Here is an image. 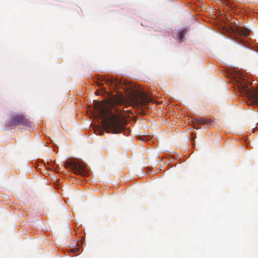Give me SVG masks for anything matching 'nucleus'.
I'll use <instances>...</instances> for the list:
<instances>
[{
  "instance_id": "obj_6",
  "label": "nucleus",
  "mask_w": 258,
  "mask_h": 258,
  "mask_svg": "<svg viewBox=\"0 0 258 258\" xmlns=\"http://www.w3.org/2000/svg\"><path fill=\"white\" fill-rule=\"evenodd\" d=\"M235 33L237 35V41L239 42L240 41L243 43H245V41L241 38V37H246L248 36L249 34V31L247 29L243 27H237L235 30Z\"/></svg>"
},
{
  "instance_id": "obj_9",
  "label": "nucleus",
  "mask_w": 258,
  "mask_h": 258,
  "mask_svg": "<svg viewBox=\"0 0 258 258\" xmlns=\"http://www.w3.org/2000/svg\"><path fill=\"white\" fill-rule=\"evenodd\" d=\"M102 81L104 82V83L107 84L108 85H116L117 84V81L116 80L108 79H106V78H104Z\"/></svg>"
},
{
  "instance_id": "obj_3",
  "label": "nucleus",
  "mask_w": 258,
  "mask_h": 258,
  "mask_svg": "<svg viewBox=\"0 0 258 258\" xmlns=\"http://www.w3.org/2000/svg\"><path fill=\"white\" fill-rule=\"evenodd\" d=\"M237 86L241 95L246 96L252 103L258 105V88L251 89L244 81L238 82Z\"/></svg>"
},
{
  "instance_id": "obj_4",
  "label": "nucleus",
  "mask_w": 258,
  "mask_h": 258,
  "mask_svg": "<svg viewBox=\"0 0 258 258\" xmlns=\"http://www.w3.org/2000/svg\"><path fill=\"white\" fill-rule=\"evenodd\" d=\"M31 121L22 114H14L11 115L6 122L7 127H13L15 126H30Z\"/></svg>"
},
{
  "instance_id": "obj_12",
  "label": "nucleus",
  "mask_w": 258,
  "mask_h": 258,
  "mask_svg": "<svg viewBox=\"0 0 258 258\" xmlns=\"http://www.w3.org/2000/svg\"><path fill=\"white\" fill-rule=\"evenodd\" d=\"M103 83L102 82V83H101V84H99V85H103Z\"/></svg>"
},
{
  "instance_id": "obj_7",
  "label": "nucleus",
  "mask_w": 258,
  "mask_h": 258,
  "mask_svg": "<svg viewBox=\"0 0 258 258\" xmlns=\"http://www.w3.org/2000/svg\"><path fill=\"white\" fill-rule=\"evenodd\" d=\"M195 122L200 124L210 125L212 122V120L210 118H197L195 119Z\"/></svg>"
},
{
  "instance_id": "obj_2",
  "label": "nucleus",
  "mask_w": 258,
  "mask_h": 258,
  "mask_svg": "<svg viewBox=\"0 0 258 258\" xmlns=\"http://www.w3.org/2000/svg\"><path fill=\"white\" fill-rule=\"evenodd\" d=\"M129 101L134 106H145L152 101V99L146 93L140 91L132 92L128 97Z\"/></svg>"
},
{
  "instance_id": "obj_1",
  "label": "nucleus",
  "mask_w": 258,
  "mask_h": 258,
  "mask_svg": "<svg viewBox=\"0 0 258 258\" xmlns=\"http://www.w3.org/2000/svg\"><path fill=\"white\" fill-rule=\"evenodd\" d=\"M94 106L101 119L103 129L106 133L118 134L125 129L123 118L119 114H113L106 104L100 101L95 102Z\"/></svg>"
},
{
  "instance_id": "obj_8",
  "label": "nucleus",
  "mask_w": 258,
  "mask_h": 258,
  "mask_svg": "<svg viewBox=\"0 0 258 258\" xmlns=\"http://www.w3.org/2000/svg\"><path fill=\"white\" fill-rule=\"evenodd\" d=\"M70 251L72 253L74 254L75 255H77L79 254H80L82 252V249L80 246L78 247H71L70 248Z\"/></svg>"
},
{
  "instance_id": "obj_5",
  "label": "nucleus",
  "mask_w": 258,
  "mask_h": 258,
  "mask_svg": "<svg viewBox=\"0 0 258 258\" xmlns=\"http://www.w3.org/2000/svg\"><path fill=\"white\" fill-rule=\"evenodd\" d=\"M66 168H71L73 172L76 174L86 176L87 173L85 170V167L78 162L72 161L65 164Z\"/></svg>"
},
{
  "instance_id": "obj_10",
  "label": "nucleus",
  "mask_w": 258,
  "mask_h": 258,
  "mask_svg": "<svg viewBox=\"0 0 258 258\" xmlns=\"http://www.w3.org/2000/svg\"><path fill=\"white\" fill-rule=\"evenodd\" d=\"M94 132L96 135L99 136H102L104 134L103 130L99 126H95L94 128Z\"/></svg>"
},
{
  "instance_id": "obj_11",
  "label": "nucleus",
  "mask_w": 258,
  "mask_h": 258,
  "mask_svg": "<svg viewBox=\"0 0 258 258\" xmlns=\"http://www.w3.org/2000/svg\"><path fill=\"white\" fill-rule=\"evenodd\" d=\"M185 35V32L183 30H180L178 32V36L180 41H182V39Z\"/></svg>"
}]
</instances>
